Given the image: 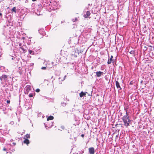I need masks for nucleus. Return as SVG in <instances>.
Wrapping results in <instances>:
<instances>
[{"mask_svg": "<svg viewBox=\"0 0 154 154\" xmlns=\"http://www.w3.org/2000/svg\"><path fill=\"white\" fill-rule=\"evenodd\" d=\"M0 80H1V83H2L3 81H4L3 80V78L2 77V76H0Z\"/></svg>", "mask_w": 154, "mask_h": 154, "instance_id": "obj_21", "label": "nucleus"}, {"mask_svg": "<svg viewBox=\"0 0 154 154\" xmlns=\"http://www.w3.org/2000/svg\"><path fill=\"white\" fill-rule=\"evenodd\" d=\"M87 93L86 92H84L83 91H82L81 92V93L79 94V96L80 97H82L83 96H85L86 94V93Z\"/></svg>", "mask_w": 154, "mask_h": 154, "instance_id": "obj_12", "label": "nucleus"}, {"mask_svg": "<svg viewBox=\"0 0 154 154\" xmlns=\"http://www.w3.org/2000/svg\"><path fill=\"white\" fill-rule=\"evenodd\" d=\"M12 57V58H11V60H14V59L15 58V57H13V56H12L11 57Z\"/></svg>", "mask_w": 154, "mask_h": 154, "instance_id": "obj_34", "label": "nucleus"}, {"mask_svg": "<svg viewBox=\"0 0 154 154\" xmlns=\"http://www.w3.org/2000/svg\"><path fill=\"white\" fill-rule=\"evenodd\" d=\"M142 82H143V81H141V83H142Z\"/></svg>", "mask_w": 154, "mask_h": 154, "instance_id": "obj_42", "label": "nucleus"}, {"mask_svg": "<svg viewBox=\"0 0 154 154\" xmlns=\"http://www.w3.org/2000/svg\"><path fill=\"white\" fill-rule=\"evenodd\" d=\"M29 54H32L33 51L32 50H29Z\"/></svg>", "mask_w": 154, "mask_h": 154, "instance_id": "obj_24", "label": "nucleus"}, {"mask_svg": "<svg viewBox=\"0 0 154 154\" xmlns=\"http://www.w3.org/2000/svg\"><path fill=\"white\" fill-rule=\"evenodd\" d=\"M40 91V90L39 88L36 89L35 90V91L37 92H39Z\"/></svg>", "mask_w": 154, "mask_h": 154, "instance_id": "obj_23", "label": "nucleus"}, {"mask_svg": "<svg viewBox=\"0 0 154 154\" xmlns=\"http://www.w3.org/2000/svg\"><path fill=\"white\" fill-rule=\"evenodd\" d=\"M25 94H27L29 92V91L31 89V87L29 85H27L26 87L25 88Z\"/></svg>", "mask_w": 154, "mask_h": 154, "instance_id": "obj_3", "label": "nucleus"}, {"mask_svg": "<svg viewBox=\"0 0 154 154\" xmlns=\"http://www.w3.org/2000/svg\"><path fill=\"white\" fill-rule=\"evenodd\" d=\"M116 137H118V135H116Z\"/></svg>", "mask_w": 154, "mask_h": 154, "instance_id": "obj_43", "label": "nucleus"}, {"mask_svg": "<svg viewBox=\"0 0 154 154\" xmlns=\"http://www.w3.org/2000/svg\"><path fill=\"white\" fill-rule=\"evenodd\" d=\"M125 110L126 112V115L123 117L122 120L124 123V125L127 128L128 126H130V123H131V120L128 116V114L125 108Z\"/></svg>", "mask_w": 154, "mask_h": 154, "instance_id": "obj_1", "label": "nucleus"}, {"mask_svg": "<svg viewBox=\"0 0 154 154\" xmlns=\"http://www.w3.org/2000/svg\"><path fill=\"white\" fill-rule=\"evenodd\" d=\"M46 68L45 67H42L41 69H45Z\"/></svg>", "mask_w": 154, "mask_h": 154, "instance_id": "obj_28", "label": "nucleus"}, {"mask_svg": "<svg viewBox=\"0 0 154 154\" xmlns=\"http://www.w3.org/2000/svg\"><path fill=\"white\" fill-rule=\"evenodd\" d=\"M33 1H35L36 0H32Z\"/></svg>", "mask_w": 154, "mask_h": 154, "instance_id": "obj_41", "label": "nucleus"}, {"mask_svg": "<svg viewBox=\"0 0 154 154\" xmlns=\"http://www.w3.org/2000/svg\"><path fill=\"white\" fill-rule=\"evenodd\" d=\"M13 141V140L12 139H11V140H10V141Z\"/></svg>", "mask_w": 154, "mask_h": 154, "instance_id": "obj_40", "label": "nucleus"}, {"mask_svg": "<svg viewBox=\"0 0 154 154\" xmlns=\"http://www.w3.org/2000/svg\"><path fill=\"white\" fill-rule=\"evenodd\" d=\"M53 4L54 5V9H57L58 6V4L57 3V2H56L54 1L53 2Z\"/></svg>", "mask_w": 154, "mask_h": 154, "instance_id": "obj_9", "label": "nucleus"}, {"mask_svg": "<svg viewBox=\"0 0 154 154\" xmlns=\"http://www.w3.org/2000/svg\"><path fill=\"white\" fill-rule=\"evenodd\" d=\"M13 144L14 145H16V143H13Z\"/></svg>", "mask_w": 154, "mask_h": 154, "instance_id": "obj_38", "label": "nucleus"}, {"mask_svg": "<svg viewBox=\"0 0 154 154\" xmlns=\"http://www.w3.org/2000/svg\"><path fill=\"white\" fill-rule=\"evenodd\" d=\"M11 11L13 13V12H14L15 13H17V10L16 9V7H14L11 10Z\"/></svg>", "mask_w": 154, "mask_h": 154, "instance_id": "obj_16", "label": "nucleus"}, {"mask_svg": "<svg viewBox=\"0 0 154 154\" xmlns=\"http://www.w3.org/2000/svg\"><path fill=\"white\" fill-rule=\"evenodd\" d=\"M24 140L23 141L24 143L26 144L27 145L29 144V140L25 138H24Z\"/></svg>", "mask_w": 154, "mask_h": 154, "instance_id": "obj_14", "label": "nucleus"}, {"mask_svg": "<svg viewBox=\"0 0 154 154\" xmlns=\"http://www.w3.org/2000/svg\"><path fill=\"white\" fill-rule=\"evenodd\" d=\"M66 75H65V76H64L63 79V80H62V81H63L64 80H65V79L66 78Z\"/></svg>", "mask_w": 154, "mask_h": 154, "instance_id": "obj_31", "label": "nucleus"}, {"mask_svg": "<svg viewBox=\"0 0 154 154\" xmlns=\"http://www.w3.org/2000/svg\"><path fill=\"white\" fill-rule=\"evenodd\" d=\"M134 83V82L132 81H131L129 83V85H132Z\"/></svg>", "mask_w": 154, "mask_h": 154, "instance_id": "obj_25", "label": "nucleus"}, {"mask_svg": "<svg viewBox=\"0 0 154 154\" xmlns=\"http://www.w3.org/2000/svg\"><path fill=\"white\" fill-rule=\"evenodd\" d=\"M44 125H45V127L46 128V129H48V128H51L53 125H47V124H46V123H44Z\"/></svg>", "mask_w": 154, "mask_h": 154, "instance_id": "obj_15", "label": "nucleus"}, {"mask_svg": "<svg viewBox=\"0 0 154 154\" xmlns=\"http://www.w3.org/2000/svg\"><path fill=\"white\" fill-rule=\"evenodd\" d=\"M86 9H88V8H86Z\"/></svg>", "mask_w": 154, "mask_h": 154, "instance_id": "obj_44", "label": "nucleus"}, {"mask_svg": "<svg viewBox=\"0 0 154 154\" xmlns=\"http://www.w3.org/2000/svg\"><path fill=\"white\" fill-rule=\"evenodd\" d=\"M9 110L11 111V109H7L5 108H3L2 109V111L4 112V113L5 114H6L8 113Z\"/></svg>", "mask_w": 154, "mask_h": 154, "instance_id": "obj_11", "label": "nucleus"}, {"mask_svg": "<svg viewBox=\"0 0 154 154\" xmlns=\"http://www.w3.org/2000/svg\"><path fill=\"white\" fill-rule=\"evenodd\" d=\"M36 13L37 14V15H40V14L39 13V14H38V13Z\"/></svg>", "mask_w": 154, "mask_h": 154, "instance_id": "obj_37", "label": "nucleus"}, {"mask_svg": "<svg viewBox=\"0 0 154 154\" xmlns=\"http://www.w3.org/2000/svg\"><path fill=\"white\" fill-rule=\"evenodd\" d=\"M30 134H27L25 136L24 138H25L27 139V138H30Z\"/></svg>", "mask_w": 154, "mask_h": 154, "instance_id": "obj_19", "label": "nucleus"}, {"mask_svg": "<svg viewBox=\"0 0 154 154\" xmlns=\"http://www.w3.org/2000/svg\"><path fill=\"white\" fill-rule=\"evenodd\" d=\"M53 119L54 117L53 116H50L47 118V120L48 121L49 120H52Z\"/></svg>", "mask_w": 154, "mask_h": 154, "instance_id": "obj_17", "label": "nucleus"}, {"mask_svg": "<svg viewBox=\"0 0 154 154\" xmlns=\"http://www.w3.org/2000/svg\"><path fill=\"white\" fill-rule=\"evenodd\" d=\"M84 152V151H81V153H83Z\"/></svg>", "mask_w": 154, "mask_h": 154, "instance_id": "obj_39", "label": "nucleus"}, {"mask_svg": "<svg viewBox=\"0 0 154 154\" xmlns=\"http://www.w3.org/2000/svg\"><path fill=\"white\" fill-rule=\"evenodd\" d=\"M81 136L82 137H84V134H82L81 135Z\"/></svg>", "mask_w": 154, "mask_h": 154, "instance_id": "obj_36", "label": "nucleus"}, {"mask_svg": "<svg viewBox=\"0 0 154 154\" xmlns=\"http://www.w3.org/2000/svg\"><path fill=\"white\" fill-rule=\"evenodd\" d=\"M2 14L1 13H0V16H1V17H2Z\"/></svg>", "mask_w": 154, "mask_h": 154, "instance_id": "obj_35", "label": "nucleus"}, {"mask_svg": "<svg viewBox=\"0 0 154 154\" xmlns=\"http://www.w3.org/2000/svg\"><path fill=\"white\" fill-rule=\"evenodd\" d=\"M7 103H10V100H7Z\"/></svg>", "mask_w": 154, "mask_h": 154, "instance_id": "obj_29", "label": "nucleus"}, {"mask_svg": "<svg viewBox=\"0 0 154 154\" xmlns=\"http://www.w3.org/2000/svg\"><path fill=\"white\" fill-rule=\"evenodd\" d=\"M85 10V9L84 11L83 16L85 18H88L91 14L90 12L89 11H86Z\"/></svg>", "mask_w": 154, "mask_h": 154, "instance_id": "obj_2", "label": "nucleus"}, {"mask_svg": "<svg viewBox=\"0 0 154 154\" xmlns=\"http://www.w3.org/2000/svg\"><path fill=\"white\" fill-rule=\"evenodd\" d=\"M41 8H40V9H39L38 10H37V11H39V13L40 12V11L41 10Z\"/></svg>", "mask_w": 154, "mask_h": 154, "instance_id": "obj_32", "label": "nucleus"}, {"mask_svg": "<svg viewBox=\"0 0 154 154\" xmlns=\"http://www.w3.org/2000/svg\"><path fill=\"white\" fill-rule=\"evenodd\" d=\"M11 125H14V126H15L16 125H17V123H14V122L13 121L11 122H10L9 123Z\"/></svg>", "mask_w": 154, "mask_h": 154, "instance_id": "obj_18", "label": "nucleus"}, {"mask_svg": "<svg viewBox=\"0 0 154 154\" xmlns=\"http://www.w3.org/2000/svg\"><path fill=\"white\" fill-rule=\"evenodd\" d=\"M20 48L24 52H26L27 50V48L25 45H21V44H19Z\"/></svg>", "mask_w": 154, "mask_h": 154, "instance_id": "obj_4", "label": "nucleus"}, {"mask_svg": "<svg viewBox=\"0 0 154 154\" xmlns=\"http://www.w3.org/2000/svg\"><path fill=\"white\" fill-rule=\"evenodd\" d=\"M35 95V93L29 94V97H32Z\"/></svg>", "mask_w": 154, "mask_h": 154, "instance_id": "obj_20", "label": "nucleus"}, {"mask_svg": "<svg viewBox=\"0 0 154 154\" xmlns=\"http://www.w3.org/2000/svg\"><path fill=\"white\" fill-rule=\"evenodd\" d=\"M39 33L42 35H44L45 34V32L43 29H40L38 30Z\"/></svg>", "mask_w": 154, "mask_h": 154, "instance_id": "obj_8", "label": "nucleus"}, {"mask_svg": "<svg viewBox=\"0 0 154 154\" xmlns=\"http://www.w3.org/2000/svg\"><path fill=\"white\" fill-rule=\"evenodd\" d=\"M61 128L62 129H64V126H61Z\"/></svg>", "mask_w": 154, "mask_h": 154, "instance_id": "obj_30", "label": "nucleus"}, {"mask_svg": "<svg viewBox=\"0 0 154 154\" xmlns=\"http://www.w3.org/2000/svg\"><path fill=\"white\" fill-rule=\"evenodd\" d=\"M89 152L90 154H94L95 152L94 149V147H92L89 148Z\"/></svg>", "mask_w": 154, "mask_h": 154, "instance_id": "obj_5", "label": "nucleus"}, {"mask_svg": "<svg viewBox=\"0 0 154 154\" xmlns=\"http://www.w3.org/2000/svg\"><path fill=\"white\" fill-rule=\"evenodd\" d=\"M115 81L116 85L117 88L119 89V90H121L122 88L120 87L119 82L117 81Z\"/></svg>", "mask_w": 154, "mask_h": 154, "instance_id": "obj_7", "label": "nucleus"}, {"mask_svg": "<svg viewBox=\"0 0 154 154\" xmlns=\"http://www.w3.org/2000/svg\"><path fill=\"white\" fill-rule=\"evenodd\" d=\"M2 77L3 78V80L4 81L7 82V81L8 80V79L9 78L8 76L5 75H2ZM9 78H11V77H9Z\"/></svg>", "mask_w": 154, "mask_h": 154, "instance_id": "obj_6", "label": "nucleus"}, {"mask_svg": "<svg viewBox=\"0 0 154 154\" xmlns=\"http://www.w3.org/2000/svg\"><path fill=\"white\" fill-rule=\"evenodd\" d=\"M61 104L63 106H66V103H62Z\"/></svg>", "mask_w": 154, "mask_h": 154, "instance_id": "obj_26", "label": "nucleus"}, {"mask_svg": "<svg viewBox=\"0 0 154 154\" xmlns=\"http://www.w3.org/2000/svg\"><path fill=\"white\" fill-rule=\"evenodd\" d=\"M96 73L97 77H100L103 74V72L99 71V72H96Z\"/></svg>", "mask_w": 154, "mask_h": 154, "instance_id": "obj_10", "label": "nucleus"}, {"mask_svg": "<svg viewBox=\"0 0 154 154\" xmlns=\"http://www.w3.org/2000/svg\"><path fill=\"white\" fill-rule=\"evenodd\" d=\"M77 20V18H75V20L74 19L72 20V21L74 22L76 21Z\"/></svg>", "mask_w": 154, "mask_h": 154, "instance_id": "obj_27", "label": "nucleus"}, {"mask_svg": "<svg viewBox=\"0 0 154 154\" xmlns=\"http://www.w3.org/2000/svg\"><path fill=\"white\" fill-rule=\"evenodd\" d=\"M129 53H130V54H134L135 51H133V50L131 51L130 52H129Z\"/></svg>", "mask_w": 154, "mask_h": 154, "instance_id": "obj_22", "label": "nucleus"}, {"mask_svg": "<svg viewBox=\"0 0 154 154\" xmlns=\"http://www.w3.org/2000/svg\"><path fill=\"white\" fill-rule=\"evenodd\" d=\"M113 57V56L112 55H111V57L110 59L108 60V61L107 62V63L108 64H110L112 62V61L113 60H112Z\"/></svg>", "mask_w": 154, "mask_h": 154, "instance_id": "obj_13", "label": "nucleus"}, {"mask_svg": "<svg viewBox=\"0 0 154 154\" xmlns=\"http://www.w3.org/2000/svg\"><path fill=\"white\" fill-rule=\"evenodd\" d=\"M3 150L4 151H6L7 150V149L5 148H4L3 149Z\"/></svg>", "mask_w": 154, "mask_h": 154, "instance_id": "obj_33", "label": "nucleus"}]
</instances>
